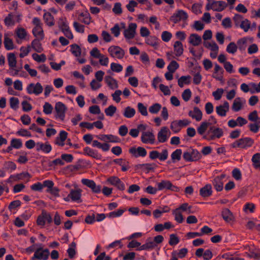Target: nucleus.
<instances>
[{
    "label": "nucleus",
    "instance_id": "obj_9",
    "mask_svg": "<svg viewBox=\"0 0 260 260\" xmlns=\"http://www.w3.org/2000/svg\"><path fill=\"white\" fill-rule=\"evenodd\" d=\"M168 156V151L166 149H164L161 153L156 150H153L149 153V157L151 159L159 158L160 160L164 161L167 159Z\"/></svg>",
    "mask_w": 260,
    "mask_h": 260
},
{
    "label": "nucleus",
    "instance_id": "obj_22",
    "mask_svg": "<svg viewBox=\"0 0 260 260\" xmlns=\"http://www.w3.org/2000/svg\"><path fill=\"white\" fill-rule=\"evenodd\" d=\"M81 191L80 189L77 190L71 189L70 193L68 194V197H70L73 201H79L81 202Z\"/></svg>",
    "mask_w": 260,
    "mask_h": 260
},
{
    "label": "nucleus",
    "instance_id": "obj_59",
    "mask_svg": "<svg viewBox=\"0 0 260 260\" xmlns=\"http://www.w3.org/2000/svg\"><path fill=\"white\" fill-rule=\"evenodd\" d=\"M191 96V92L189 89H186L184 90L182 94V97L185 102L188 101Z\"/></svg>",
    "mask_w": 260,
    "mask_h": 260
},
{
    "label": "nucleus",
    "instance_id": "obj_53",
    "mask_svg": "<svg viewBox=\"0 0 260 260\" xmlns=\"http://www.w3.org/2000/svg\"><path fill=\"white\" fill-rule=\"evenodd\" d=\"M157 38L155 36H150L147 38L146 43L150 46H155L157 45Z\"/></svg>",
    "mask_w": 260,
    "mask_h": 260
},
{
    "label": "nucleus",
    "instance_id": "obj_58",
    "mask_svg": "<svg viewBox=\"0 0 260 260\" xmlns=\"http://www.w3.org/2000/svg\"><path fill=\"white\" fill-rule=\"evenodd\" d=\"M19 100L18 98L12 97L10 99V104L11 108L17 109L18 107Z\"/></svg>",
    "mask_w": 260,
    "mask_h": 260
},
{
    "label": "nucleus",
    "instance_id": "obj_44",
    "mask_svg": "<svg viewBox=\"0 0 260 260\" xmlns=\"http://www.w3.org/2000/svg\"><path fill=\"white\" fill-rule=\"evenodd\" d=\"M210 124V123L209 122H203L197 129L198 133L200 135H203Z\"/></svg>",
    "mask_w": 260,
    "mask_h": 260
},
{
    "label": "nucleus",
    "instance_id": "obj_23",
    "mask_svg": "<svg viewBox=\"0 0 260 260\" xmlns=\"http://www.w3.org/2000/svg\"><path fill=\"white\" fill-rule=\"evenodd\" d=\"M96 137L103 141L110 142H118V138L112 135H101Z\"/></svg>",
    "mask_w": 260,
    "mask_h": 260
},
{
    "label": "nucleus",
    "instance_id": "obj_3",
    "mask_svg": "<svg viewBox=\"0 0 260 260\" xmlns=\"http://www.w3.org/2000/svg\"><path fill=\"white\" fill-rule=\"evenodd\" d=\"M58 27L67 38L69 39H72L73 38V35L70 30L69 26L66 22V18H59Z\"/></svg>",
    "mask_w": 260,
    "mask_h": 260
},
{
    "label": "nucleus",
    "instance_id": "obj_13",
    "mask_svg": "<svg viewBox=\"0 0 260 260\" xmlns=\"http://www.w3.org/2000/svg\"><path fill=\"white\" fill-rule=\"evenodd\" d=\"M137 26L136 23H130L128 25V29H125L124 31V37L128 39H133L136 34Z\"/></svg>",
    "mask_w": 260,
    "mask_h": 260
},
{
    "label": "nucleus",
    "instance_id": "obj_32",
    "mask_svg": "<svg viewBox=\"0 0 260 260\" xmlns=\"http://www.w3.org/2000/svg\"><path fill=\"white\" fill-rule=\"evenodd\" d=\"M8 64L11 69H13L16 67L17 60L16 57L14 53H10L8 55Z\"/></svg>",
    "mask_w": 260,
    "mask_h": 260
},
{
    "label": "nucleus",
    "instance_id": "obj_4",
    "mask_svg": "<svg viewBox=\"0 0 260 260\" xmlns=\"http://www.w3.org/2000/svg\"><path fill=\"white\" fill-rule=\"evenodd\" d=\"M52 221L51 214L46 210H43L41 214L38 217L37 223L38 225L43 226L46 222L50 223Z\"/></svg>",
    "mask_w": 260,
    "mask_h": 260
},
{
    "label": "nucleus",
    "instance_id": "obj_40",
    "mask_svg": "<svg viewBox=\"0 0 260 260\" xmlns=\"http://www.w3.org/2000/svg\"><path fill=\"white\" fill-rule=\"evenodd\" d=\"M251 160L253 162V166L255 169H260L259 153H257L254 154L252 157Z\"/></svg>",
    "mask_w": 260,
    "mask_h": 260
},
{
    "label": "nucleus",
    "instance_id": "obj_48",
    "mask_svg": "<svg viewBox=\"0 0 260 260\" xmlns=\"http://www.w3.org/2000/svg\"><path fill=\"white\" fill-rule=\"evenodd\" d=\"M90 55L95 58H104V55L101 54L99 49L94 47L90 52Z\"/></svg>",
    "mask_w": 260,
    "mask_h": 260
},
{
    "label": "nucleus",
    "instance_id": "obj_28",
    "mask_svg": "<svg viewBox=\"0 0 260 260\" xmlns=\"http://www.w3.org/2000/svg\"><path fill=\"white\" fill-rule=\"evenodd\" d=\"M213 5V11L217 12H221L227 7V4L224 1H214Z\"/></svg>",
    "mask_w": 260,
    "mask_h": 260
},
{
    "label": "nucleus",
    "instance_id": "obj_37",
    "mask_svg": "<svg viewBox=\"0 0 260 260\" xmlns=\"http://www.w3.org/2000/svg\"><path fill=\"white\" fill-rule=\"evenodd\" d=\"M173 214L174 216L175 220L178 223H182L184 221V218L182 213L179 209H176L173 211Z\"/></svg>",
    "mask_w": 260,
    "mask_h": 260
},
{
    "label": "nucleus",
    "instance_id": "obj_54",
    "mask_svg": "<svg viewBox=\"0 0 260 260\" xmlns=\"http://www.w3.org/2000/svg\"><path fill=\"white\" fill-rule=\"evenodd\" d=\"M12 147L16 149H19L22 146V143L20 139H13L11 141Z\"/></svg>",
    "mask_w": 260,
    "mask_h": 260
},
{
    "label": "nucleus",
    "instance_id": "obj_21",
    "mask_svg": "<svg viewBox=\"0 0 260 260\" xmlns=\"http://www.w3.org/2000/svg\"><path fill=\"white\" fill-rule=\"evenodd\" d=\"M188 115L192 118L195 119L197 121L201 120L202 118V112L197 107H194L193 111H190L188 112Z\"/></svg>",
    "mask_w": 260,
    "mask_h": 260
},
{
    "label": "nucleus",
    "instance_id": "obj_27",
    "mask_svg": "<svg viewBox=\"0 0 260 260\" xmlns=\"http://www.w3.org/2000/svg\"><path fill=\"white\" fill-rule=\"evenodd\" d=\"M202 42L201 37L196 34H192L189 37V43L194 46L199 45Z\"/></svg>",
    "mask_w": 260,
    "mask_h": 260
},
{
    "label": "nucleus",
    "instance_id": "obj_14",
    "mask_svg": "<svg viewBox=\"0 0 260 260\" xmlns=\"http://www.w3.org/2000/svg\"><path fill=\"white\" fill-rule=\"evenodd\" d=\"M129 152L135 157L139 156L144 157L147 154L146 149L142 147H138L137 148L134 147H131L129 149Z\"/></svg>",
    "mask_w": 260,
    "mask_h": 260
},
{
    "label": "nucleus",
    "instance_id": "obj_41",
    "mask_svg": "<svg viewBox=\"0 0 260 260\" xmlns=\"http://www.w3.org/2000/svg\"><path fill=\"white\" fill-rule=\"evenodd\" d=\"M242 105L241 102V99L240 98H237L235 99L234 100L233 105H232V109L235 111L237 112L240 111L242 108Z\"/></svg>",
    "mask_w": 260,
    "mask_h": 260
},
{
    "label": "nucleus",
    "instance_id": "obj_25",
    "mask_svg": "<svg viewBox=\"0 0 260 260\" xmlns=\"http://www.w3.org/2000/svg\"><path fill=\"white\" fill-rule=\"evenodd\" d=\"M83 154L84 155H88L93 158L97 159H101V155L99 154L98 153L94 150L91 149L89 147H86L84 148Z\"/></svg>",
    "mask_w": 260,
    "mask_h": 260
},
{
    "label": "nucleus",
    "instance_id": "obj_38",
    "mask_svg": "<svg viewBox=\"0 0 260 260\" xmlns=\"http://www.w3.org/2000/svg\"><path fill=\"white\" fill-rule=\"evenodd\" d=\"M237 43V46L240 50H245L247 47V38L245 37L242 38L238 40Z\"/></svg>",
    "mask_w": 260,
    "mask_h": 260
},
{
    "label": "nucleus",
    "instance_id": "obj_43",
    "mask_svg": "<svg viewBox=\"0 0 260 260\" xmlns=\"http://www.w3.org/2000/svg\"><path fill=\"white\" fill-rule=\"evenodd\" d=\"M182 154V150L180 149H176L171 154V158L173 162L175 160H180L181 159V155Z\"/></svg>",
    "mask_w": 260,
    "mask_h": 260
},
{
    "label": "nucleus",
    "instance_id": "obj_46",
    "mask_svg": "<svg viewBox=\"0 0 260 260\" xmlns=\"http://www.w3.org/2000/svg\"><path fill=\"white\" fill-rule=\"evenodd\" d=\"M79 16L83 17V20L82 21V22L86 24H90L91 22V17L89 13L88 12L85 13H81Z\"/></svg>",
    "mask_w": 260,
    "mask_h": 260
},
{
    "label": "nucleus",
    "instance_id": "obj_55",
    "mask_svg": "<svg viewBox=\"0 0 260 260\" xmlns=\"http://www.w3.org/2000/svg\"><path fill=\"white\" fill-rule=\"evenodd\" d=\"M179 242V239L175 234H171L170 236L169 243L170 245L173 246L177 245Z\"/></svg>",
    "mask_w": 260,
    "mask_h": 260
},
{
    "label": "nucleus",
    "instance_id": "obj_45",
    "mask_svg": "<svg viewBox=\"0 0 260 260\" xmlns=\"http://www.w3.org/2000/svg\"><path fill=\"white\" fill-rule=\"evenodd\" d=\"M238 47L234 42H231L226 47V51L229 53L234 54L237 50Z\"/></svg>",
    "mask_w": 260,
    "mask_h": 260
},
{
    "label": "nucleus",
    "instance_id": "obj_42",
    "mask_svg": "<svg viewBox=\"0 0 260 260\" xmlns=\"http://www.w3.org/2000/svg\"><path fill=\"white\" fill-rule=\"evenodd\" d=\"M135 113L136 111L134 108L127 107L125 109L123 115L125 117L129 118L133 117L135 115Z\"/></svg>",
    "mask_w": 260,
    "mask_h": 260
},
{
    "label": "nucleus",
    "instance_id": "obj_47",
    "mask_svg": "<svg viewBox=\"0 0 260 260\" xmlns=\"http://www.w3.org/2000/svg\"><path fill=\"white\" fill-rule=\"evenodd\" d=\"M250 24L251 23L250 21L247 19H245L242 21L239 26L243 29L245 32H247L250 27Z\"/></svg>",
    "mask_w": 260,
    "mask_h": 260
},
{
    "label": "nucleus",
    "instance_id": "obj_34",
    "mask_svg": "<svg viewBox=\"0 0 260 260\" xmlns=\"http://www.w3.org/2000/svg\"><path fill=\"white\" fill-rule=\"evenodd\" d=\"M4 43L5 47L7 50H12L14 48L12 40L9 38L7 35H5Z\"/></svg>",
    "mask_w": 260,
    "mask_h": 260
},
{
    "label": "nucleus",
    "instance_id": "obj_31",
    "mask_svg": "<svg viewBox=\"0 0 260 260\" xmlns=\"http://www.w3.org/2000/svg\"><path fill=\"white\" fill-rule=\"evenodd\" d=\"M43 18L45 23L49 26H52L54 25V17L49 12H46L43 15Z\"/></svg>",
    "mask_w": 260,
    "mask_h": 260
},
{
    "label": "nucleus",
    "instance_id": "obj_18",
    "mask_svg": "<svg viewBox=\"0 0 260 260\" xmlns=\"http://www.w3.org/2000/svg\"><path fill=\"white\" fill-rule=\"evenodd\" d=\"M168 132H169V131L167 127L164 126L161 127L157 134V140L159 142L164 143L167 141Z\"/></svg>",
    "mask_w": 260,
    "mask_h": 260
},
{
    "label": "nucleus",
    "instance_id": "obj_11",
    "mask_svg": "<svg viewBox=\"0 0 260 260\" xmlns=\"http://www.w3.org/2000/svg\"><path fill=\"white\" fill-rule=\"evenodd\" d=\"M107 181L111 185L116 186L120 190L122 191L125 189L124 183L117 176L110 177L107 179Z\"/></svg>",
    "mask_w": 260,
    "mask_h": 260
},
{
    "label": "nucleus",
    "instance_id": "obj_19",
    "mask_svg": "<svg viewBox=\"0 0 260 260\" xmlns=\"http://www.w3.org/2000/svg\"><path fill=\"white\" fill-rule=\"evenodd\" d=\"M156 247L155 243L153 242L151 238L147 239L146 242L145 244L141 245L139 248V250H149L155 248Z\"/></svg>",
    "mask_w": 260,
    "mask_h": 260
},
{
    "label": "nucleus",
    "instance_id": "obj_12",
    "mask_svg": "<svg viewBox=\"0 0 260 260\" xmlns=\"http://www.w3.org/2000/svg\"><path fill=\"white\" fill-rule=\"evenodd\" d=\"M225 177V175L222 174L220 176L216 177L213 180V185L217 191H220L223 189V182H222V179Z\"/></svg>",
    "mask_w": 260,
    "mask_h": 260
},
{
    "label": "nucleus",
    "instance_id": "obj_26",
    "mask_svg": "<svg viewBox=\"0 0 260 260\" xmlns=\"http://www.w3.org/2000/svg\"><path fill=\"white\" fill-rule=\"evenodd\" d=\"M212 193V187L210 184H206L200 190V194L204 198L210 197Z\"/></svg>",
    "mask_w": 260,
    "mask_h": 260
},
{
    "label": "nucleus",
    "instance_id": "obj_57",
    "mask_svg": "<svg viewBox=\"0 0 260 260\" xmlns=\"http://www.w3.org/2000/svg\"><path fill=\"white\" fill-rule=\"evenodd\" d=\"M53 110V107L48 102L45 103L43 106V112L46 114H50Z\"/></svg>",
    "mask_w": 260,
    "mask_h": 260
},
{
    "label": "nucleus",
    "instance_id": "obj_8",
    "mask_svg": "<svg viewBox=\"0 0 260 260\" xmlns=\"http://www.w3.org/2000/svg\"><path fill=\"white\" fill-rule=\"evenodd\" d=\"M158 190H161L164 189H169L173 191L179 192L180 189L177 186L172 184V183L168 180H162L157 184Z\"/></svg>",
    "mask_w": 260,
    "mask_h": 260
},
{
    "label": "nucleus",
    "instance_id": "obj_29",
    "mask_svg": "<svg viewBox=\"0 0 260 260\" xmlns=\"http://www.w3.org/2000/svg\"><path fill=\"white\" fill-rule=\"evenodd\" d=\"M105 81L108 86L112 89L117 88L118 87L116 80L110 76H106L105 77Z\"/></svg>",
    "mask_w": 260,
    "mask_h": 260
},
{
    "label": "nucleus",
    "instance_id": "obj_16",
    "mask_svg": "<svg viewBox=\"0 0 260 260\" xmlns=\"http://www.w3.org/2000/svg\"><path fill=\"white\" fill-rule=\"evenodd\" d=\"M254 143V140L249 137L244 138H241L239 139V143L238 145L239 146V148L244 149L246 147H251Z\"/></svg>",
    "mask_w": 260,
    "mask_h": 260
},
{
    "label": "nucleus",
    "instance_id": "obj_63",
    "mask_svg": "<svg viewBox=\"0 0 260 260\" xmlns=\"http://www.w3.org/2000/svg\"><path fill=\"white\" fill-rule=\"evenodd\" d=\"M122 66L120 64L114 62L111 64V69L114 72L119 73L122 70Z\"/></svg>",
    "mask_w": 260,
    "mask_h": 260
},
{
    "label": "nucleus",
    "instance_id": "obj_24",
    "mask_svg": "<svg viewBox=\"0 0 260 260\" xmlns=\"http://www.w3.org/2000/svg\"><path fill=\"white\" fill-rule=\"evenodd\" d=\"M36 150L38 151L42 150L45 153H48L52 150L51 146L47 143L43 144L40 142H38L36 144Z\"/></svg>",
    "mask_w": 260,
    "mask_h": 260
},
{
    "label": "nucleus",
    "instance_id": "obj_60",
    "mask_svg": "<svg viewBox=\"0 0 260 260\" xmlns=\"http://www.w3.org/2000/svg\"><path fill=\"white\" fill-rule=\"evenodd\" d=\"M223 91L222 88H218L216 91L213 92L212 94L215 100L217 101L219 100L222 96Z\"/></svg>",
    "mask_w": 260,
    "mask_h": 260
},
{
    "label": "nucleus",
    "instance_id": "obj_10",
    "mask_svg": "<svg viewBox=\"0 0 260 260\" xmlns=\"http://www.w3.org/2000/svg\"><path fill=\"white\" fill-rule=\"evenodd\" d=\"M26 89L28 93H34L38 95L42 92L43 88L41 84L38 82L36 84L34 83L29 84L27 86Z\"/></svg>",
    "mask_w": 260,
    "mask_h": 260
},
{
    "label": "nucleus",
    "instance_id": "obj_30",
    "mask_svg": "<svg viewBox=\"0 0 260 260\" xmlns=\"http://www.w3.org/2000/svg\"><path fill=\"white\" fill-rule=\"evenodd\" d=\"M174 50L177 56H181L183 52V47L180 41H176L174 44Z\"/></svg>",
    "mask_w": 260,
    "mask_h": 260
},
{
    "label": "nucleus",
    "instance_id": "obj_6",
    "mask_svg": "<svg viewBox=\"0 0 260 260\" xmlns=\"http://www.w3.org/2000/svg\"><path fill=\"white\" fill-rule=\"evenodd\" d=\"M49 255V251L48 249H43L42 248H38L35 252L31 260H47Z\"/></svg>",
    "mask_w": 260,
    "mask_h": 260
},
{
    "label": "nucleus",
    "instance_id": "obj_62",
    "mask_svg": "<svg viewBox=\"0 0 260 260\" xmlns=\"http://www.w3.org/2000/svg\"><path fill=\"white\" fill-rule=\"evenodd\" d=\"M138 108L139 111L143 116H147L148 112L146 107L141 103H139L138 104Z\"/></svg>",
    "mask_w": 260,
    "mask_h": 260
},
{
    "label": "nucleus",
    "instance_id": "obj_33",
    "mask_svg": "<svg viewBox=\"0 0 260 260\" xmlns=\"http://www.w3.org/2000/svg\"><path fill=\"white\" fill-rule=\"evenodd\" d=\"M191 76H182L178 80V84L179 87H183L184 84H189L190 83Z\"/></svg>",
    "mask_w": 260,
    "mask_h": 260
},
{
    "label": "nucleus",
    "instance_id": "obj_17",
    "mask_svg": "<svg viewBox=\"0 0 260 260\" xmlns=\"http://www.w3.org/2000/svg\"><path fill=\"white\" fill-rule=\"evenodd\" d=\"M229 110V104L225 101L222 105H220L216 107V111L217 114L220 116H225L226 112Z\"/></svg>",
    "mask_w": 260,
    "mask_h": 260
},
{
    "label": "nucleus",
    "instance_id": "obj_49",
    "mask_svg": "<svg viewBox=\"0 0 260 260\" xmlns=\"http://www.w3.org/2000/svg\"><path fill=\"white\" fill-rule=\"evenodd\" d=\"M179 64L175 60H172L168 66V70L172 73H174L179 68Z\"/></svg>",
    "mask_w": 260,
    "mask_h": 260
},
{
    "label": "nucleus",
    "instance_id": "obj_1",
    "mask_svg": "<svg viewBox=\"0 0 260 260\" xmlns=\"http://www.w3.org/2000/svg\"><path fill=\"white\" fill-rule=\"evenodd\" d=\"M183 157L186 161H196L202 157V155L198 150L190 147L183 153Z\"/></svg>",
    "mask_w": 260,
    "mask_h": 260
},
{
    "label": "nucleus",
    "instance_id": "obj_7",
    "mask_svg": "<svg viewBox=\"0 0 260 260\" xmlns=\"http://www.w3.org/2000/svg\"><path fill=\"white\" fill-rule=\"evenodd\" d=\"M108 51L112 57H116L118 59H122L125 54L124 50L117 46L110 47Z\"/></svg>",
    "mask_w": 260,
    "mask_h": 260
},
{
    "label": "nucleus",
    "instance_id": "obj_39",
    "mask_svg": "<svg viewBox=\"0 0 260 260\" xmlns=\"http://www.w3.org/2000/svg\"><path fill=\"white\" fill-rule=\"evenodd\" d=\"M71 51L76 57H79L81 54V49L79 45L74 44L71 45Z\"/></svg>",
    "mask_w": 260,
    "mask_h": 260
},
{
    "label": "nucleus",
    "instance_id": "obj_64",
    "mask_svg": "<svg viewBox=\"0 0 260 260\" xmlns=\"http://www.w3.org/2000/svg\"><path fill=\"white\" fill-rule=\"evenodd\" d=\"M16 34L19 38L20 39H23L26 36V32L24 28H18L16 30Z\"/></svg>",
    "mask_w": 260,
    "mask_h": 260
},
{
    "label": "nucleus",
    "instance_id": "obj_5",
    "mask_svg": "<svg viewBox=\"0 0 260 260\" xmlns=\"http://www.w3.org/2000/svg\"><path fill=\"white\" fill-rule=\"evenodd\" d=\"M67 110V108L63 103L61 102H57L55 106V110L56 113L55 116L56 118H59L62 121L64 120Z\"/></svg>",
    "mask_w": 260,
    "mask_h": 260
},
{
    "label": "nucleus",
    "instance_id": "obj_20",
    "mask_svg": "<svg viewBox=\"0 0 260 260\" xmlns=\"http://www.w3.org/2000/svg\"><path fill=\"white\" fill-rule=\"evenodd\" d=\"M212 231V229H202L200 232H189L186 235L188 238H194L196 237H201L205 234H207Z\"/></svg>",
    "mask_w": 260,
    "mask_h": 260
},
{
    "label": "nucleus",
    "instance_id": "obj_35",
    "mask_svg": "<svg viewBox=\"0 0 260 260\" xmlns=\"http://www.w3.org/2000/svg\"><path fill=\"white\" fill-rule=\"evenodd\" d=\"M222 216L224 220L227 222H229L232 220L233 215L231 211L227 208L223 210L222 211Z\"/></svg>",
    "mask_w": 260,
    "mask_h": 260
},
{
    "label": "nucleus",
    "instance_id": "obj_15",
    "mask_svg": "<svg viewBox=\"0 0 260 260\" xmlns=\"http://www.w3.org/2000/svg\"><path fill=\"white\" fill-rule=\"evenodd\" d=\"M141 141L145 144H153L155 142V136L152 132H143L141 136Z\"/></svg>",
    "mask_w": 260,
    "mask_h": 260
},
{
    "label": "nucleus",
    "instance_id": "obj_52",
    "mask_svg": "<svg viewBox=\"0 0 260 260\" xmlns=\"http://www.w3.org/2000/svg\"><path fill=\"white\" fill-rule=\"evenodd\" d=\"M33 59L37 62H44L46 59V55L44 54L39 55L37 53H34L32 55Z\"/></svg>",
    "mask_w": 260,
    "mask_h": 260
},
{
    "label": "nucleus",
    "instance_id": "obj_51",
    "mask_svg": "<svg viewBox=\"0 0 260 260\" xmlns=\"http://www.w3.org/2000/svg\"><path fill=\"white\" fill-rule=\"evenodd\" d=\"M161 107L159 104L155 103L149 108V111L151 113L156 114L159 111Z\"/></svg>",
    "mask_w": 260,
    "mask_h": 260
},
{
    "label": "nucleus",
    "instance_id": "obj_56",
    "mask_svg": "<svg viewBox=\"0 0 260 260\" xmlns=\"http://www.w3.org/2000/svg\"><path fill=\"white\" fill-rule=\"evenodd\" d=\"M255 208V206L254 204L248 203L245 205L243 210L245 212L249 211L250 213H253L254 212Z\"/></svg>",
    "mask_w": 260,
    "mask_h": 260
},
{
    "label": "nucleus",
    "instance_id": "obj_2",
    "mask_svg": "<svg viewBox=\"0 0 260 260\" xmlns=\"http://www.w3.org/2000/svg\"><path fill=\"white\" fill-rule=\"evenodd\" d=\"M32 23L35 27L32 29V34L36 37H39L40 40H43L44 37V31L42 27V23L39 18L35 17L32 20Z\"/></svg>",
    "mask_w": 260,
    "mask_h": 260
},
{
    "label": "nucleus",
    "instance_id": "obj_50",
    "mask_svg": "<svg viewBox=\"0 0 260 260\" xmlns=\"http://www.w3.org/2000/svg\"><path fill=\"white\" fill-rule=\"evenodd\" d=\"M117 108L113 105L109 106L105 110V112L107 116H113L116 112Z\"/></svg>",
    "mask_w": 260,
    "mask_h": 260
},
{
    "label": "nucleus",
    "instance_id": "obj_61",
    "mask_svg": "<svg viewBox=\"0 0 260 260\" xmlns=\"http://www.w3.org/2000/svg\"><path fill=\"white\" fill-rule=\"evenodd\" d=\"M121 6V5L120 3H115L112 9L113 12L117 15L121 14L122 12Z\"/></svg>",
    "mask_w": 260,
    "mask_h": 260
},
{
    "label": "nucleus",
    "instance_id": "obj_36",
    "mask_svg": "<svg viewBox=\"0 0 260 260\" xmlns=\"http://www.w3.org/2000/svg\"><path fill=\"white\" fill-rule=\"evenodd\" d=\"M31 47L35 51L39 53H41L43 50L39 39H35L32 41Z\"/></svg>",
    "mask_w": 260,
    "mask_h": 260
}]
</instances>
